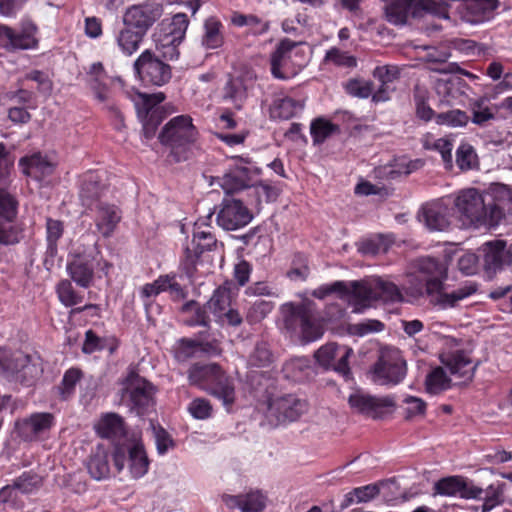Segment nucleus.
Listing matches in <instances>:
<instances>
[{"instance_id":"c9c22d12","label":"nucleus","mask_w":512,"mask_h":512,"mask_svg":"<svg viewBox=\"0 0 512 512\" xmlns=\"http://www.w3.org/2000/svg\"><path fill=\"white\" fill-rule=\"evenodd\" d=\"M304 104L291 97H279L273 101L270 109L271 117L288 120L302 111Z\"/></svg>"},{"instance_id":"4d7b16f0","label":"nucleus","mask_w":512,"mask_h":512,"mask_svg":"<svg viewBox=\"0 0 512 512\" xmlns=\"http://www.w3.org/2000/svg\"><path fill=\"white\" fill-rule=\"evenodd\" d=\"M426 391L429 394H438L446 389L447 377L441 367L433 369L426 377Z\"/></svg>"},{"instance_id":"69168bd1","label":"nucleus","mask_w":512,"mask_h":512,"mask_svg":"<svg viewBox=\"0 0 512 512\" xmlns=\"http://www.w3.org/2000/svg\"><path fill=\"white\" fill-rule=\"evenodd\" d=\"M272 360V354L266 343L261 342L256 344L253 352L250 355L249 361L252 365L263 367L268 365Z\"/></svg>"},{"instance_id":"6e6552de","label":"nucleus","mask_w":512,"mask_h":512,"mask_svg":"<svg viewBox=\"0 0 512 512\" xmlns=\"http://www.w3.org/2000/svg\"><path fill=\"white\" fill-rule=\"evenodd\" d=\"M353 312L361 313L370 306L373 300L383 302H399L402 294L392 282L381 278H371L365 281H351Z\"/></svg>"},{"instance_id":"cd10ccee","label":"nucleus","mask_w":512,"mask_h":512,"mask_svg":"<svg viewBox=\"0 0 512 512\" xmlns=\"http://www.w3.org/2000/svg\"><path fill=\"white\" fill-rule=\"evenodd\" d=\"M475 365L467 350H459L450 355V386L466 384L472 380Z\"/></svg>"},{"instance_id":"09e8293b","label":"nucleus","mask_w":512,"mask_h":512,"mask_svg":"<svg viewBox=\"0 0 512 512\" xmlns=\"http://www.w3.org/2000/svg\"><path fill=\"white\" fill-rule=\"evenodd\" d=\"M486 102V97H480L470 102L472 122L478 126H485L488 121L495 119V108L487 106Z\"/></svg>"},{"instance_id":"7ed1b4c3","label":"nucleus","mask_w":512,"mask_h":512,"mask_svg":"<svg viewBox=\"0 0 512 512\" xmlns=\"http://www.w3.org/2000/svg\"><path fill=\"white\" fill-rule=\"evenodd\" d=\"M111 267L103 259L97 241L86 243L82 237L69 254L67 272L77 285L87 288L92 282L94 269L108 275Z\"/></svg>"},{"instance_id":"2eb2a0df","label":"nucleus","mask_w":512,"mask_h":512,"mask_svg":"<svg viewBox=\"0 0 512 512\" xmlns=\"http://www.w3.org/2000/svg\"><path fill=\"white\" fill-rule=\"evenodd\" d=\"M352 354V348L346 345L329 342L317 349L314 353V357L321 368L324 370H333L348 380L351 376L348 359Z\"/></svg>"},{"instance_id":"7c9ffc66","label":"nucleus","mask_w":512,"mask_h":512,"mask_svg":"<svg viewBox=\"0 0 512 512\" xmlns=\"http://www.w3.org/2000/svg\"><path fill=\"white\" fill-rule=\"evenodd\" d=\"M96 228L103 237H110L121 220L118 208L104 202L94 207Z\"/></svg>"},{"instance_id":"4468645a","label":"nucleus","mask_w":512,"mask_h":512,"mask_svg":"<svg viewBox=\"0 0 512 512\" xmlns=\"http://www.w3.org/2000/svg\"><path fill=\"white\" fill-rule=\"evenodd\" d=\"M307 409L305 401L294 395L271 397L267 400L265 416L273 425L296 421Z\"/></svg>"},{"instance_id":"72a5a7b5","label":"nucleus","mask_w":512,"mask_h":512,"mask_svg":"<svg viewBox=\"0 0 512 512\" xmlns=\"http://www.w3.org/2000/svg\"><path fill=\"white\" fill-rule=\"evenodd\" d=\"M107 75L87 76V84L94 94L95 99L104 104V107L113 112L117 117H121V113L111 98V93L106 85Z\"/></svg>"},{"instance_id":"6ab92c4d","label":"nucleus","mask_w":512,"mask_h":512,"mask_svg":"<svg viewBox=\"0 0 512 512\" xmlns=\"http://www.w3.org/2000/svg\"><path fill=\"white\" fill-rule=\"evenodd\" d=\"M350 408L357 413L377 419L383 417L388 410L395 406L392 397H377L363 390H356L348 397Z\"/></svg>"},{"instance_id":"f704fd0d","label":"nucleus","mask_w":512,"mask_h":512,"mask_svg":"<svg viewBox=\"0 0 512 512\" xmlns=\"http://www.w3.org/2000/svg\"><path fill=\"white\" fill-rule=\"evenodd\" d=\"M484 490L474 485L473 481L463 476H450V496L464 499H480Z\"/></svg>"},{"instance_id":"a211bd4d","label":"nucleus","mask_w":512,"mask_h":512,"mask_svg":"<svg viewBox=\"0 0 512 512\" xmlns=\"http://www.w3.org/2000/svg\"><path fill=\"white\" fill-rule=\"evenodd\" d=\"M162 5L155 1H145L127 8L123 16V22L128 27H133L144 35L148 29L162 16Z\"/></svg>"},{"instance_id":"4be33fe9","label":"nucleus","mask_w":512,"mask_h":512,"mask_svg":"<svg viewBox=\"0 0 512 512\" xmlns=\"http://www.w3.org/2000/svg\"><path fill=\"white\" fill-rule=\"evenodd\" d=\"M222 502L230 509L240 512H262L267 506V496L260 490H250L238 495L223 494Z\"/></svg>"},{"instance_id":"79ce46f5","label":"nucleus","mask_w":512,"mask_h":512,"mask_svg":"<svg viewBox=\"0 0 512 512\" xmlns=\"http://www.w3.org/2000/svg\"><path fill=\"white\" fill-rule=\"evenodd\" d=\"M332 293H337L341 298H347L353 306L351 282L335 281L333 283L323 284L311 292V295L317 299H324Z\"/></svg>"},{"instance_id":"052dcab7","label":"nucleus","mask_w":512,"mask_h":512,"mask_svg":"<svg viewBox=\"0 0 512 512\" xmlns=\"http://www.w3.org/2000/svg\"><path fill=\"white\" fill-rule=\"evenodd\" d=\"M427 69L436 74L448 73V54L446 52L433 51L427 54Z\"/></svg>"},{"instance_id":"b1692460","label":"nucleus","mask_w":512,"mask_h":512,"mask_svg":"<svg viewBox=\"0 0 512 512\" xmlns=\"http://www.w3.org/2000/svg\"><path fill=\"white\" fill-rule=\"evenodd\" d=\"M97 435L103 439H108L116 446H122L120 443L126 436V425L122 416L117 413L102 414L94 425Z\"/></svg>"},{"instance_id":"6e6d98bb","label":"nucleus","mask_w":512,"mask_h":512,"mask_svg":"<svg viewBox=\"0 0 512 512\" xmlns=\"http://www.w3.org/2000/svg\"><path fill=\"white\" fill-rule=\"evenodd\" d=\"M421 143L426 150L438 152L443 159L445 166L448 164V139L445 137L436 138V136L428 132L421 138Z\"/></svg>"},{"instance_id":"58836bf2","label":"nucleus","mask_w":512,"mask_h":512,"mask_svg":"<svg viewBox=\"0 0 512 512\" xmlns=\"http://www.w3.org/2000/svg\"><path fill=\"white\" fill-rule=\"evenodd\" d=\"M222 28V23L215 17H210L205 21L202 45L206 49H217L223 45Z\"/></svg>"},{"instance_id":"c756f323","label":"nucleus","mask_w":512,"mask_h":512,"mask_svg":"<svg viewBox=\"0 0 512 512\" xmlns=\"http://www.w3.org/2000/svg\"><path fill=\"white\" fill-rule=\"evenodd\" d=\"M53 425V414L48 412L34 413L23 420L20 433L26 440H35L46 435Z\"/></svg>"},{"instance_id":"f257e3e1","label":"nucleus","mask_w":512,"mask_h":512,"mask_svg":"<svg viewBox=\"0 0 512 512\" xmlns=\"http://www.w3.org/2000/svg\"><path fill=\"white\" fill-rule=\"evenodd\" d=\"M448 267L443 261L432 257H421L414 260L406 274L408 289L413 294L426 295L429 301L445 308L448 293L445 287Z\"/></svg>"},{"instance_id":"680f3d73","label":"nucleus","mask_w":512,"mask_h":512,"mask_svg":"<svg viewBox=\"0 0 512 512\" xmlns=\"http://www.w3.org/2000/svg\"><path fill=\"white\" fill-rule=\"evenodd\" d=\"M325 61L331 62L339 67L354 68L357 65V60L354 56L349 55L347 52L341 51L338 48H331L326 52Z\"/></svg>"},{"instance_id":"20e7f679","label":"nucleus","mask_w":512,"mask_h":512,"mask_svg":"<svg viewBox=\"0 0 512 512\" xmlns=\"http://www.w3.org/2000/svg\"><path fill=\"white\" fill-rule=\"evenodd\" d=\"M455 207L472 224L495 226L504 217L503 208L491 196L487 200L475 188L461 191L455 199Z\"/></svg>"},{"instance_id":"8fccbe9b","label":"nucleus","mask_w":512,"mask_h":512,"mask_svg":"<svg viewBox=\"0 0 512 512\" xmlns=\"http://www.w3.org/2000/svg\"><path fill=\"white\" fill-rule=\"evenodd\" d=\"M231 295L229 289L218 287L207 303L208 309L217 317L222 318L223 313L230 308Z\"/></svg>"},{"instance_id":"e2e57ef3","label":"nucleus","mask_w":512,"mask_h":512,"mask_svg":"<svg viewBox=\"0 0 512 512\" xmlns=\"http://www.w3.org/2000/svg\"><path fill=\"white\" fill-rule=\"evenodd\" d=\"M384 329V324L375 319H367L359 323L351 324L348 328L352 335L363 337L370 333L380 332Z\"/></svg>"},{"instance_id":"39448f33","label":"nucleus","mask_w":512,"mask_h":512,"mask_svg":"<svg viewBox=\"0 0 512 512\" xmlns=\"http://www.w3.org/2000/svg\"><path fill=\"white\" fill-rule=\"evenodd\" d=\"M188 378L191 384L221 400L227 409L234 403L235 387L233 381L218 364H195L189 369Z\"/></svg>"},{"instance_id":"bb28decb","label":"nucleus","mask_w":512,"mask_h":512,"mask_svg":"<svg viewBox=\"0 0 512 512\" xmlns=\"http://www.w3.org/2000/svg\"><path fill=\"white\" fill-rule=\"evenodd\" d=\"M212 213L208 214L206 219H199L195 222L192 247L188 246L185 249L186 257L191 263L205 251H210L216 244V239L209 229L201 230L202 226L206 225V220L211 219Z\"/></svg>"},{"instance_id":"5701e85b","label":"nucleus","mask_w":512,"mask_h":512,"mask_svg":"<svg viewBox=\"0 0 512 512\" xmlns=\"http://www.w3.org/2000/svg\"><path fill=\"white\" fill-rule=\"evenodd\" d=\"M483 268L488 278H492L504 266H511L507 251L506 242L495 240L485 243L482 246Z\"/></svg>"},{"instance_id":"a19ab883","label":"nucleus","mask_w":512,"mask_h":512,"mask_svg":"<svg viewBox=\"0 0 512 512\" xmlns=\"http://www.w3.org/2000/svg\"><path fill=\"white\" fill-rule=\"evenodd\" d=\"M310 360L306 357H296L287 361L283 366L285 378L292 381H303L310 375Z\"/></svg>"},{"instance_id":"423d86ee","label":"nucleus","mask_w":512,"mask_h":512,"mask_svg":"<svg viewBox=\"0 0 512 512\" xmlns=\"http://www.w3.org/2000/svg\"><path fill=\"white\" fill-rule=\"evenodd\" d=\"M447 0H386L385 16L394 25H405L408 17L422 18L427 14L448 18Z\"/></svg>"},{"instance_id":"ea45409f","label":"nucleus","mask_w":512,"mask_h":512,"mask_svg":"<svg viewBox=\"0 0 512 512\" xmlns=\"http://www.w3.org/2000/svg\"><path fill=\"white\" fill-rule=\"evenodd\" d=\"M380 489L376 484L357 487L345 494L341 508H348L353 504L367 503L377 497Z\"/></svg>"},{"instance_id":"4c0bfd02","label":"nucleus","mask_w":512,"mask_h":512,"mask_svg":"<svg viewBox=\"0 0 512 512\" xmlns=\"http://www.w3.org/2000/svg\"><path fill=\"white\" fill-rule=\"evenodd\" d=\"M144 34L138 30L134 31L126 26L115 36V41L122 54L126 56L133 55L140 47Z\"/></svg>"},{"instance_id":"e433bc0d","label":"nucleus","mask_w":512,"mask_h":512,"mask_svg":"<svg viewBox=\"0 0 512 512\" xmlns=\"http://www.w3.org/2000/svg\"><path fill=\"white\" fill-rule=\"evenodd\" d=\"M344 87L349 95L359 98H368L372 95L373 101L376 102L385 101L389 98L384 89H380L378 92L373 94V84L366 80L351 79L346 82Z\"/></svg>"},{"instance_id":"f03ea898","label":"nucleus","mask_w":512,"mask_h":512,"mask_svg":"<svg viewBox=\"0 0 512 512\" xmlns=\"http://www.w3.org/2000/svg\"><path fill=\"white\" fill-rule=\"evenodd\" d=\"M280 313L283 329L291 338L310 343L323 336V322L312 300L305 298L300 303H284Z\"/></svg>"},{"instance_id":"2f4dec72","label":"nucleus","mask_w":512,"mask_h":512,"mask_svg":"<svg viewBox=\"0 0 512 512\" xmlns=\"http://www.w3.org/2000/svg\"><path fill=\"white\" fill-rule=\"evenodd\" d=\"M19 166L25 175L35 180H41L50 175L54 169L53 164L39 152L22 157L19 160Z\"/></svg>"},{"instance_id":"473e14b6","label":"nucleus","mask_w":512,"mask_h":512,"mask_svg":"<svg viewBox=\"0 0 512 512\" xmlns=\"http://www.w3.org/2000/svg\"><path fill=\"white\" fill-rule=\"evenodd\" d=\"M405 376V369L401 363L380 359L374 367L373 380L380 385L397 384Z\"/></svg>"},{"instance_id":"c85d7f7f","label":"nucleus","mask_w":512,"mask_h":512,"mask_svg":"<svg viewBox=\"0 0 512 512\" xmlns=\"http://www.w3.org/2000/svg\"><path fill=\"white\" fill-rule=\"evenodd\" d=\"M140 102L136 103L138 115L143 123V132L146 138H151L155 134L158 123L151 121L155 113L154 107L161 103L165 96L162 92L154 94H139Z\"/></svg>"},{"instance_id":"aec40b11","label":"nucleus","mask_w":512,"mask_h":512,"mask_svg":"<svg viewBox=\"0 0 512 512\" xmlns=\"http://www.w3.org/2000/svg\"><path fill=\"white\" fill-rule=\"evenodd\" d=\"M252 216L243 203L236 199H224L216 220L224 230L240 229L251 221Z\"/></svg>"},{"instance_id":"5fc2aeb1","label":"nucleus","mask_w":512,"mask_h":512,"mask_svg":"<svg viewBox=\"0 0 512 512\" xmlns=\"http://www.w3.org/2000/svg\"><path fill=\"white\" fill-rule=\"evenodd\" d=\"M338 131V126L332 122L318 118L311 123L310 133L314 143H322L330 135Z\"/></svg>"},{"instance_id":"0e129e2a","label":"nucleus","mask_w":512,"mask_h":512,"mask_svg":"<svg viewBox=\"0 0 512 512\" xmlns=\"http://www.w3.org/2000/svg\"><path fill=\"white\" fill-rule=\"evenodd\" d=\"M188 412L194 419L205 420L211 417L213 408L209 400L204 398L193 399L188 407Z\"/></svg>"},{"instance_id":"c03bdc74","label":"nucleus","mask_w":512,"mask_h":512,"mask_svg":"<svg viewBox=\"0 0 512 512\" xmlns=\"http://www.w3.org/2000/svg\"><path fill=\"white\" fill-rule=\"evenodd\" d=\"M83 378V372L78 368H70L65 371L61 383L57 387L58 394L62 400H68L76 392V387Z\"/></svg>"},{"instance_id":"de8ad7c7","label":"nucleus","mask_w":512,"mask_h":512,"mask_svg":"<svg viewBox=\"0 0 512 512\" xmlns=\"http://www.w3.org/2000/svg\"><path fill=\"white\" fill-rule=\"evenodd\" d=\"M466 76L470 80H475L476 76L470 72L461 69L457 63L450 62V96L465 95L468 85L462 78Z\"/></svg>"},{"instance_id":"3c124183","label":"nucleus","mask_w":512,"mask_h":512,"mask_svg":"<svg viewBox=\"0 0 512 512\" xmlns=\"http://www.w3.org/2000/svg\"><path fill=\"white\" fill-rule=\"evenodd\" d=\"M456 165L461 171L475 169L479 160L474 147L469 143H462L456 150Z\"/></svg>"},{"instance_id":"0eeeda50","label":"nucleus","mask_w":512,"mask_h":512,"mask_svg":"<svg viewBox=\"0 0 512 512\" xmlns=\"http://www.w3.org/2000/svg\"><path fill=\"white\" fill-rule=\"evenodd\" d=\"M197 138V128L189 115L172 118L165 124L159 135L160 142L171 149V153L178 162L187 159V153Z\"/></svg>"},{"instance_id":"412c9836","label":"nucleus","mask_w":512,"mask_h":512,"mask_svg":"<svg viewBox=\"0 0 512 512\" xmlns=\"http://www.w3.org/2000/svg\"><path fill=\"white\" fill-rule=\"evenodd\" d=\"M256 75L246 71L230 78L223 88V99L231 103L236 109H241L247 99L248 90L253 86Z\"/></svg>"},{"instance_id":"393cba45","label":"nucleus","mask_w":512,"mask_h":512,"mask_svg":"<svg viewBox=\"0 0 512 512\" xmlns=\"http://www.w3.org/2000/svg\"><path fill=\"white\" fill-rule=\"evenodd\" d=\"M105 185L98 172L89 171L82 176L79 197L82 205L90 210L101 203Z\"/></svg>"},{"instance_id":"ddd939ff","label":"nucleus","mask_w":512,"mask_h":512,"mask_svg":"<svg viewBox=\"0 0 512 512\" xmlns=\"http://www.w3.org/2000/svg\"><path fill=\"white\" fill-rule=\"evenodd\" d=\"M37 33V26L30 20L22 21L19 31L0 23V48L8 52L37 49Z\"/></svg>"},{"instance_id":"f8f14e48","label":"nucleus","mask_w":512,"mask_h":512,"mask_svg":"<svg viewBox=\"0 0 512 512\" xmlns=\"http://www.w3.org/2000/svg\"><path fill=\"white\" fill-rule=\"evenodd\" d=\"M259 169L249 160L236 157L229 164L227 171L219 178V185L227 194L245 189L254 184Z\"/></svg>"},{"instance_id":"9b49d317","label":"nucleus","mask_w":512,"mask_h":512,"mask_svg":"<svg viewBox=\"0 0 512 512\" xmlns=\"http://www.w3.org/2000/svg\"><path fill=\"white\" fill-rule=\"evenodd\" d=\"M160 57L159 53L146 49L135 60L134 71L144 84L163 86L170 81L171 67Z\"/></svg>"},{"instance_id":"49530a36","label":"nucleus","mask_w":512,"mask_h":512,"mask_svg":"<svg viewBox=\"0 0 512 512\" xmlns=\"http://www.w3.org/2000/svg\"><path fill=\"white\" fill-rule=\"evenodd\" d=\"M90 475L96 480H102L109 476L110 467L108 462V454L104 449L98 448L90 457L87 465Z\"/></svg>"},{"instance_id":"37998d69","label":"nucleus","mask_w":512,"mask_h":512,"mask_svg":"<svg viewBox=\"0 0 512 512\" xmlns=\"http://www.w3.org/2000/svg\"><path fill=\"white\" fill-rule=\"evenodd\" d=\"M231 22L237 27H248L249 32L253 35L265 34L270 28L268 21L253 14H234Z\"/></svg>"},{"instance_id":"f3484780","label":"nucleus","mask_w":512,"mask_h":512,"mask_svg":"<svg viewBox=\"0 0 512 512\" xmlns=\"http://www.w3.org/2000/svg\"><path fill=\"white\" fill-rule=\"evenodd\" d=\"M154 388L144 378L131 372L123 382L122 397L128 398L131 409L142 414L152 403Z\"/></svg>"},{"instance_id":"a18cd8bd","label":"nucleus","mask_w":512,"mask_h":512,"mask_svg":"<svg viewBox=\"0 0 512 512\" xmlns=\"http://www.w3.org/2000/svg\"><path fill=\"white\" fill-rule=\"evenodd\" d=\"M17 366L15 368L16 379L25 385H30L41 374V369L31 362L29 356H19L16 358Z\"/></svg>"},{"instance_id":"bf43d9fd","label":"nucleus","mask_w":512,"mask_h":512,"mask_svg":"<svg viewBox=\"0 0 512 512\" xmlns=\"http://www.w3.org/2000/svg\"><path fill=\"white\" fill-rule=\"evenodd\" d=\"M56 291L60 302L66 307L74 306L82 301V297L75 292L68 280L61 281L57 285Z\"/></svg>"},{"instance_id":"a878e982","label":"nucleus","mask_w":512,"mask_h":512,"mask_svg":"<svg viewBox=\"0 0 512 512\" xmlns=\"http://www.w3.org/2000/svg\"><path fill=\"white\" fill-rule=\"evenodd\" d=\"M448 206L444 198L425 204L419 218L430 231H443L448 226Z\"/></svg>"},{"instance_id":"13d9d810","label":"nucleus","mask_w":512,"mask_h":512,"mask_svg":"<svg viewBox=\"0 0 512 512\" xmlns=\"http://www.w3.org/2000/svg\"><path fill=\"white\" fill-rule=\"evenodd\" d=\"M274 309V303L266 300H256L248 309L247 320L257 323L266 318Z\"/></svg>"},{"instance_id":"603ef678","label":"nucleus","mask_w":512,"mask_h":512,"mask_svg":"<svg viewBox=\"0 0 512 512\" xmlns=\"http://www.w3.org/2000/svg\"><path fill=\"white\" fill-rule=\"evenodd\" d=\"M200 345L198 340L182 338L175 344L173 351L177 361L185 362L200 353Z\"/></svg>"},{"instance_id":"1a4fd4ad","label":"nucleus","mask_w":512,"mask_h":512,"mask_svg":"<svg viewBox=\"0 0 512 512\" xmlns=\"http://www.w3.org/2000/svg\"><path fill=\"white\" fill-rule=\"evenodd\" d=\"M189 25L187 15L177 13L171 18H165L159 24L158 30L154 33L156 52L164 60H176L179 57V45L185 38Z\"/></svg>"},{"instance_id":"338daca9","label":"nucleus","mask_w":512,"mask_h":512,"mask_svg":"<svg viewBox=\"0 0 512 512\" xmlns=\"http://www.w3.org/2000/svg\"><path fill=\"white\" fill-rule=\"evenodd\" d=\"M47 230V242L49 249L55 250L57 241L62 237L64 227L63 223L59 220L47 219L46 223Z\"/></svg>"},{"instance_id":"9d476101","label":"nucleus","mask_w":512,"mask_h":512,"mask_svg":"<svg viewBox=\"0 0 512 512\" xmlns=\"http://www.w3.org/2000/svg\"><path fill=\"white\" fill-rule=\"evenodd\" d=\"M270 65L274 78L287 80L294 77L304 65L298 44L289 39L282 40L271 54Z\"/></svg>"},{"instance_id":"864d4df0","label":"nucleus","mask_w":512,"mask_h":512,"mask_svg":"<svg viewBox=\"0 0 512 512\" xmlns=\"http://www.w3.org/2000/svg\"><path fill=\"white\" fill-rule=\"evenodd\" d=\"M13 484L19 495L32 494L41 487L42 478L36 473L24 472Z\"/></svg>"},{"instance_id":"dca6fc26","label":"nucleus","mask_w":512,"mask_h":512,"mask_svg":"<svg viewBox=\"0 0 512 512\" xmlns=\"http://www.w3.org/2000/svg\"><path fill=\"white\" fill-rule=\"evenodd\" d=\"M113 461L119 472L124 469L128 461V469L134 479H139L148 472L149 460L143 445L138 442L127 448L116 446L113 451Z\"/></svg>"},{"instance_id":"774afa93","label":"nucleus","mask_w":512,"mask_h":512,"mask_svg":"<svg viewBox=\"0 0 512 512\" xmlns=\"http://www.w3.org/2000/svg\"><path fill=\"white\" fill-rule=\"evenodd\" d=\"M403 403L405 404L406 418H413L425 413L426 403L419 397L406 396Z\"/></svg>"}]
</instances>
